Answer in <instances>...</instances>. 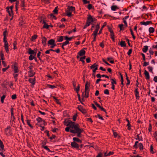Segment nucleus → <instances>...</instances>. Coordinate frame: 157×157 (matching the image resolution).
Returning a JSON list of instances; mask_svg holds the SVG:
<instances>
[{
  "instance_id": "0eeeda50",
  "label": "nucleus",
  "mask_w": 157,
  "mask_h": 157,
  "mask_svg": "<svg viewBox=\"0 0 157 157\" xmlns=\"http://www.w3.org/2000/svg\"><path fill=\"white\" fill-rule=\"evenodd\" d=\"M95 18H93L91 16L89 15L87 22L90 24L92 22L95 21Z\"/></svg>"
},
{
  "instance_id": "6e6d98bb",
  "label": "nucleus",
  "mask_w": 157,
  "mask_h": 157,
  "mask_svg": "<svg viewBox=\"0 0 157 157\" xmlns=\"http://www.w3.org/2000/svg\"><path fill=\"white\" fill-rule=\"evenodd\" d=\"M112 82H111V84L112 85H113L116 84V82L115 80H114L113 79H112Z\"/></svg>"
},
{
  "instance_id": "c756f323",
  "label": "nucleus",
  "mask_w": 157,
  "mask_h": 157,
  "mask_svg": "<svg viewBox=\"0 0 157 157\" xmlns=\"http://www.w3.org/2000/svg\"><path fill=\"white\" fill-rule=\"evenodd\" d=\"M154 30V29L153 27H150L149 29V31L150 33H153Z\"/></svg>"
},
{
  "instance_id": "473e14b6",
  "label": "nucleus",
  "mask_w": 157,
  "mask_h": 157,
  "mask_svg": "<svg viewBox=\"0 0 157 157\" xmlns=\"http://www.w3.org/2000/svg\"><path fill=\"white\" fill-rule=\"evenodd\" d=\"M89 85L87 82H86L85 86V90H89Z\"/></svg>"
},
{
  "instance_id": "bb28decb",
  "label": "nucleus",
  "mask_w": 157,
  "mask_h": 157,
  "mask_svg": "<svg viewBox=\"0 0 157 157\" xmlns=\"http://www.w3.org/2000/svg\"><path fill=\"white\" fill-rule=\"evenodd\" d=\"M43 23L44 24V25L43 26L44 28L48 29L49 28V25H48L47 24H46L44 21H43Z\"/></svg>"
},
{
  "instance_id": "1a4fd4ad",
  "label": "nucleus",
  "mask_w": 157,
  "mask_h": 157,
  "mask_svg": "<svg viewBox=\"0 0 157 157\" xmlns=\"http://www.w3.org/2000/svg\"><path fill=\"white\" fill-rule=\"evenodd\" d=\"M89 90H85V92L82 93V96L84 97L88 98L89 95Z\"/></svg>"
},
{
  "instance_id": "b1692460",
  "label": "nucleus",
  "mask_w": 157,
  "mask_h": 157,
  "mask_svg": "<svg viewBox=\"0 0 157 157\" xmlns=\"http://www.w3.org/2000/svg\"><path fill=\"white\" fill-rule=\"evenodd\" d=\"M147 69L149 72H151L152 73H153V67L150 66H149L147 67Z\"/></svg>"
},
{
  "instance_id": "bf43d9fd",
  "label": "nucleus",
  "mask_w": 157,
  "mask_h": 157,
  "mask_svg": "<svg viewBox=\"0 0 157 157\" xmlns=\"http://www.w3.org/2000/svg\"><path fill=\"white\" fill-rule=\"evenodd\" d=\"M37 37V36L36 35H34L32 37V40H34L36 39Z\"/></svg>"
},
{
  "instance_id": "dca6fc26",
  "label": "nucleus",
  "mask_w": 157,
  "mask_h": 157,
  "mask_svg": "<svg viewBox=\"0 0 157 157\" xmlns=\"http://www.w3.org/2000/svg\"><path fill=\"white\" fill-rule=\"evenodd\" d=\"M36 120L38 121V122L43 123V124L44 125H45V122L44 120H43L41 118L38 117V118L36 119Z\"/></svg>"
},
{
  "instance_id": "09e8293b",
  "label": "nucleus",
  "mask_w": 157,
  "mask_h": 157,
  "mask_svg": "<svg viewBox=\"0 0 157 157\" xmlns=\"http://www.w3.org/2000/svg\"><path fill=\"white\" fill-rule=\"evenodd\" d=\"M54 13L55 14H57L58 12L57 7H56L54 10L53 11Z\"/></svg>"
},
{
  "instance_id": "49530a36",
  "label": "nucleus",
  "mask_w": 157,
  "mask_h": 157,
  "mask_svg": "<svg viewBox=\"0 0 157 157\" xmlns=\"http://www.w3.org/2000/svg\"><path fill=\"white\" fill-rule=\"evenodd\" d=\"M41 1L43 2L46 4H48L50 2L49 0H41Z\"/></svg>"
},
{
  "instance_id": "393cba45",
  "label": "nucleus",
  "mask_w": 157,
  "mask_h": 157,
  "mask_svg": "<svg viewBox=\"0 0 157 157\" xmlns=\"http://www.w3.org/2000/svg\"><path fill=\"white\" fill-rule=\"evenodd\" d=\"M95 104L96 105V106L98 107H99L100 109H101L102 110L104 111H105V109L103 108L102 107V106H100L99 105L98 103H95Z\"/></svg>"
},
{
  "instance_id": "c85d7f7f",
  "label": "nucleus",
  "mask_w": 157,
  "mask_h": 157,
  "mask_svg": "<svg viewBox=\"0 0 157 157\" xmlns=\"http://www.w3.org/2000/svg\"><path fill=\"white\" fill-rule=\"evenodd\" d=\"M13 71L14 73H17L18 71V68L15 66H14L13 67Z\"/></svg>"
},
{
  "instance_id": "69168bd1",
  "label": "nucleus",
  "mask_w": 157,
  "mask_h": 157,
  "mask_svg": "<svg viewBox=\"0 0 157 157\" xmlns=\"http://www.w3.org/2000/svg\"><path fill=\"white\" fill-rule=\"evenodd\" d=\"M149 64V62H144L143 66H146Z\"/></svg>"
},
{
  "instance_id": "79ce46f5",
  "label": "nucleus",
  "mask_w": 157,
  "mask_h": 157,
  "mask_svg": "<svg viewBox=\"0 0 157 157\" xmlns=\"http://www.w3.org/2000/svg\"><path fill=\"white\" fill-rule=\"evenodd\" d=\"M153 147L152 145H151L150 147V152L152 153L153 154L154 153V151L153 150Z\"/></svg>"
},
{
  "instance_id": "de8ad7c7",
  "label": "nucleus",
  "mask_w": 157,
  "mask_h": 157,
  "mask_svg": "<svg viewBox=\"0 0 157 157\" xmlns=\"http://www.w3.org/2000/svg\"><path fill=\"white\" fill-rule=\"evenodd\" d=\"M43 147L44 149L47 150L48 151L50 152V151L48 147L47 146H43Z\"/></svg>"
},
{
  "instance_id": "aec40b11",
  "label": "nucleus",
  "mask_w": 157,
  "mask_h": 157,
  "mask_svg": "<svg viewBox=\"0 0 157 157\" xmlns=\"http://www.w3.org/2000/svg\"><path fill=\"white\" fill-rule=\"evenodd\" d=\"M35 78H29V81L33 85H34L35 83Z\"/></svg>"
},
{
  "instance_id": "4468645a",
  "label": "nucleus",
  "mask_w": 157,
  "mask_h": 157,
  "mask_svg": "<svg viewBox=\"0 0 157 157\" xmlns=\"http://www.w3.org/2000/svg\"><path fill=\"white\" fill-rule=\"evenodd\" d=\"M46 40L47 39L45 37H43L42 38V44L44 46H45L46 44Z\"/></svg>"
},
{
  "instance_id": "a19ab883",
  "label": "nucleus",
  "mask_w": 157,
  "mask_h": 157,
  "mask_svg": "<svg viewBox=\"0 0 157 157\" xmlns=\"http://www.w3.org/2000/svg\"><path fill=\"white\" fill-rule=\"evenodd\" d=\"M34 58V57L32 55H30L29 57V59L30 60H33Z\"/></svg>"
},
{
  "instance_id": "423d86ee",
  "label": "nucleus",
  "mask_w": 157,
  "mask_h": 157,
  "mask_svg": "<svg viewBox=\"0 0 157 157\" xmlns=\"http://www.w3.org/2000/svg\"><path fill=\"white\" fill-rule=\"evenodd\" d=\"M71 145L73 147L78 149L79 147V145L75 141L72 142L71 143Z\"/></svg>"
},
{
  "instance_id": "ea45409f",
  "label": "nucleus",
  "mask_w": 157,
  "mask_h": 157,
  "mask_svg": "<svg viewBox=\"0 0 157 157\" xmlns=\"http://www.w3.org/2000/svg\"><path fill=\"white\" fill-rule=\"evenodd\" d=\"M136 140H139V141L142 140V139L140 138V136L138 134L136 136Z\"/></svg>"
},
{
  "instance_id": "e2e57ef3",
  "label": "nucleus",
  "mask_w": 157,
  "mask_h": 157,
  "mask_svg": "<svg viewBox=\"0 0 157 157\" xmlns=\"http://www.w3.org/2000/svg\"><path fill=\"white\" fill-rule=\"evenodd\" d=\"M153 80L155 82H157V76H155L154 77Z\"/></svg>"
},
{
  "instance_id": "6ab92c4d",
  "label": "nucleus",
  "mask_w": 157,
  "mask_h": 157,
  "mask_svg": "<svg viewBox=\"0 0 157 157\" xmlns=\"http://www.w3.org/2000/svg\"><path fill=\"white\" fill-rule=\"evenodd\" d=\"M83 131V130L82 129L80 130L79 131L76 132V133H77V136L78 137H81V133H82Z\"/></svg>"
},
{
  "instance_id": "f257e3e1",
  "label": "nucleus",
  "mask_w": 157,
  "mask_h": 157,
  "mask_svg": "<svg viewBox=\"0 0 157 157\" xmlns=\"http://www.w3.org/2000/svg\"><path fill=\"white\" fill-rule=\"evenodd\" d=\"M67 127L65 128V130L67 132L70 131L71 133L74 134L82 129L80 128L78 124L71 120L67 121Z\"/></svg>"
},
{
  "instance_id": "f03ea898",
  "label": "nucleus",
  "mask_w": 157,
  "mask_h": 157,
  "mask_svg": "<svg viewBox=\"0 0 157 157\" xmlns=\"http://www.w3.org/2000/svg\"><path fill=\"white\" fill-rule=\"evenodd\" d=\"M75 10V7L72 6H68L66 12V15L69 17L71 16L72 15V13Z\"/></svg>"
},
{
  "instance_id": "13d9d810",
  "label": "nucleus",
  "mask_w": 157,
  "mask_h": 157,
  "mask_svg": "<svg viewBox=\"0 0 157 157\" xmlns=\"http://www.w3.org/2000/svg\"><path fill=\"white\" fill-rule=\"evenodd\" d=\"M127 126H128V129L130 130L131 128V125H130V123H128Z\"/></svg>"
},
{
  "instance_id": "72a5a7b5",
  "label": "nucleus",
  "mask_w": 157,
  "mask_h": 157,
  "mask_svg": "<svg viewBox=\"0 0 157 157\" xmlns=\"http://www.w3.org/2000/svg\"><path fill=\"white\" fill-rule=\"evenodd\" d=\"M8 33L7 31H5L3 33V35L4 36V37H6L7 35H8Z\"/></svg>"
},
{
  "instance_id": "052dcab7",
  "label": "nucleus",
  "mask_w": 157,
  "mask_h": 157,
  "mask_svg": "<svg viewBox=\"0 0 157 157\" xmlns=\"http://www.w3.org/2000/svg\"><path fill=\"white\" fill-rule=\"evenodd\" d=\"M82 1L84 4H86L89 3V1H87L86 0H82Z\"/></svg>"
},
{
  "instance_id": "37998d69",
  "label": "nucleus",
  "mask_w": 157,
  "mask_h": 157,
  "mask_svg": "<svg viewBox=\"0 0 157 157\" xmlns=\"http://www.w3.org/2000/svg\"><path fill=\"white\" fill-rule=\"evenodd\" d=\"M0 57H1L2 60H3L4 59L3 54L2 52H0Z\"/></svg>"
},
{
  "instance_id": "a211bd4d",
  "label": "nucleus",
  "mask_w": 157,
  "mask_h": 157,
  "mask_svg": "<svg viewBox=\"0 0 157 157\" xmlns=\"http://www.w3.org/2000/svg\"><path fill=\"white\" fill-rule=\"evenodd\" d=\"M78 109L83 113H85L86 112V110L81 107V106H79L78 107Z\"/></svg>"
},
{
  "instance_id": "4d7b16f0",
  "label": "nucleus",
  "mask_w": 157,
  "mask_h": 157,
  "mask_svg": "<svg viewBox=\"0 0 157 157\" xmlns=\"http://www.w3.org/2000/svg\"><path fill=\"white\" fill-rule=\"evenodd\" d=\"M14 77L15 79V81H17V77L18 76L17 74H15L14 75Z\"/></svg>"
},
{
  "instance_id": "2eb2a0df",
  "label": "nucleus",
  "mask_w": 157,
  "mask_h": 157,
  "mask_svg": "<svg viewBox=\"0 0 157 157\" xmlns=\"http://www.w3.org/2000/svg\"><path fill=\"white\" fill-rule=\"evenodd\" d=\"M151 23V21H142L140 22V24L142 25H149L150 23Z\"/></svg>"
},
{
  "instance_id": "9b49d317",
  "label": "nucleus",
  "mask_w": 157,
  "mask_h": 157,
  "mask_svg": "<svg viewBox=\"0 0 157 157\" xmlns=\"http://www.w3.org/2000/svg\"><path fill=\"white\" fill-rule=\"evenodd\" d=\"M86 53V52L83 49L81 50L78 52V54L79 56H84Z\"/></svg>"
},
{
  "instance_id": "f8f14e48",
  "label": "nucleus",
  "mask_w": 157,
  "mask_h": 157,
  "mask_svg": "<svg viewBox=\"0 0 157 157\" xmlns=\"http://www.w3.org/2000/svg\"><path fill=\"white\" fill-rule=\"evenodd\" d=\"M144 74L146 77V78L147 79H149L150 78V75L149 73L146 70L144 71Z\"/></svg>"
},
{
  "instance_id": "a18cd8bd",
  "label": "nucleus",
  "mask_w": 157,
  "mask_h": 157,
  "mask_svg": "<svg viewBox=\"0 0 157 157\" xmlns=\"http://www.w3.org/2000/svg\"><path fill=\"white\" fill-rule=\"evenodd\" d=\"M138 143V142L137 141H136L135 143V144L134 146V147L135 148H137L138 147V146H137V144Z\"/></svg>"
},
{
  "instance_id": "39448f33",
  "label": "nucleus",
  "mask_w": 157,
  "mask_h": 157,
  "mask_svg": "<svg viewBox=\"0 0 157 157\" xmlns=\"http://www.w3.org/2000/svg\"><path fill=\"white\" fill-rule=\"evenodd\" d=\"M90 67L91 69H93V72L94 73L93 75H94L96 71L98 69V65L95 63L91 65Z\"/></svg>"
},
{
  "instance_id": "c03bdc74",
  "label": "nucleus",
  "mask_w": 157,
  "mask_h": 157,
  "mask_svg": "<svg viewBox=\"0 0 157 157\" xmlns=\"http://www.w3.org/2000/svg\"><path fill=\"white\" fill-rule=\"evenodd\" d=\"M48 86L49 88H51L52 89H54L56 87V86L54 85H48Z\"/></svg>"
},
{
  "instance_id": "864d4df0",
  "label": "nucleus",
  "mask_w": 157,
  "mask_h": 157,
  "mask_svg": "<svg viewBox=\"0 0 157 157\" xmlns=\"http://www.w3.org/2000/svg\"><path fill=\"white\" fill-rule=\"evenodd\" d=\"M11 117L12 119H13V120L15 119V117L14 116L13 114V110L12 109L11 110Z\"/></svg>"
},
{
  "instance_id": "412c9836",
  "label": "nucleus",
  "mask_w": 157,
  "mask_h": 157,
  "mask_svg": "<svg viewBox=\"0 0 157 157\" xmlns=\"http://www.w3.org/2000/svg\"><path fill=\"white\" fill-rule=\"evenodd\" d=\"M4 47L6 52L8 53L9 51L8 43L4 44Z\"/></svg>"
},
{
  "instance_id": "7ed1b4c3",
  "label": "nucleus",
  "mask_w": 157,
  "mask_h": 157,
  "mask_svg": "<svg viewBox=\"0 0 157 157\" xmlns=\"http://www.w3.org/2000/svg\"><path fill=\"white\" fill-rule=\"evenodd\" d=\"M48 46L51 45L50 48H53L56 46L54 40L52 39H51L48 41Z\"/></svg>"
},
{
  "instance_id": "ddd939ff",
  "label": "nucleus",
  "mask_w": 157,
  "mask_h": 157,
  "mask_svg": "<svg viewBox=\"0 0 157 157\" xmlns=\"http://www.w3.org/2000/svg\"><path fill=\"white\" fill-rule=\"evenodd\" d=\"M9 8V7H7L6 8V11L9 14L10 16H12L13 15V12L12 10H10Z\"/></svg>"
},
{
  "instance_id": "a878e982",
  "label": "nucleus",
  "mask_w": 157,
  "mask_h": 157,
  "mask_svg": "<svg viewBox=\"0 0 157 157\" xmlns=\"http://www.w3.org/2000/svg\"><path fill=\"white\" fill-rule=\"evenodd\" d=\"M57 40L58 42H61L63 40V36L58 37L57 38Z\"/></svg>"
},
{
  "instance_id": "cd10ccee",
  "label": "nucleus",
  "mask_w": 157,
  "mask_h": 157,
  "mask_svg": "<svg viewBox=\"0 0 157 157\" xmlns=\"http://www.w3.org/2000/svg\"><path fill=\"white\" fill-rule=\"evenodd\" d=\"M135 95L136 97V99H139V93L137 91V89H136L135 90Z\"/></svg>"
},
{
  "instance_id": "4c0bfd02",
  "label": "nucleus",
  "mask_w": 157,
  "mask_h": 157,
  "mask_svg": "<svg viewBox=\"0 0 157 157\" xmlns=\"http://www.w3.org/2000/svg\"><path fill=\"white\" fill-rule=\"evenodd\" d=\"M140 149L141 150L143 149V146L142 143H140L139 144Z\"/></svg>"
},
{
  "instance_id": "4be33fe9",
  "label": "nucleus",
  "mask_w": 157,
  "mask_h": 157,
  "mask_svg": "<svg viewBox=\"0 0 157 157\" xmlns=\"http://www.w3.org/2000/svg\"><path fill=\"white\" fill-rule=\"evenodd\" d=\"M148 47L147 45L144 46L142 49L143 52L144 53L146 52L148 50Z\"/></svg>"
},
{
  "instance_id": "2f4dec72",
  "label": "nucleus",
  "mask_w": 157,
  "mask_h": 157,
  "mask_svg": "<svg viewBox=\"0 0 157 157\" xmlns=\"http://www.w3.org/2000/svg\"><path fill=\"white\" fill-rule=\"evenodd\" d=\"M120 45L122 47H125L126 46L125 42L124 41H121L120 42Z\"/></svg>"
},
{
  "instance_id": "3c124183",
  "label": "nucleus",
  "mask_w": 157,
  "mask_h": 157,
  "mask_svg": "<svg viewBox=\"0 0 157 157\" xmlns=\"http://www.w3.org/2000/svg\"><path fill=\"white\" fill-rule=\"evenodd\" d=\"M104 93L105 94H109V90L107 89L105 90L104 91Z\"/></svg>"
},
{
  "instance_id": "5fc2aeb1",
  "label": "nucleus",
  "mask_w": 157,
  "mask_h": 157,
  "mask_svg": "<svg viewBox=\"0 0 157 157\" xmlns=\"http://www.w3.org/2000/svg\"><path fill=\"white\" fill-rule=\"evenodd\" d=\"M69 44V41L67 40H66L65 42H63V46H65Z\"/></svg>"
},
{
  "instance_id": "5701e85b",
  "label": "nucleus",
  "mask_w": 157,
  "mask_h": 157,
  "mask_svg": "<svg viewBox=\"0 0 157 157\" xmlns=\"http://www.w3.org/2000/svg\"><path fill=\"white\" fill-rule=\"evenodd\" d=\"M111 9L113 11H115L116 9H118V7L116 6H111Z\"/></svg>"
},
{
  "instance_id": "680f3d73",
  "label": "nucleus",
  "mask_w": 157,
  "mask_h": 157,
  "mask_svg": "<svg viewBox=\"0 0 157 157\" xmlns=\"http://www.w3.org/2000/svg\"><path fill=\"white\" fill-rule=\"evenodd\" d=\"M77 115H75L73 117V120L74 121H75L76 120Z\"/></svg>"
},
{
  "instance_id": "e433bc0d",
  "label": "nucleus",
  "mask_w": 157,
  "mask_h": 157,
  "mask_svg": "<svg viewBox=\"0 0 157 157\" xmlns=\"http://www.w3.org/2000/svg\"><path fill=\"white\" fill-rule=\"evenodd\" d=\"M34 74L32 70H31L29 71V75L30 77H32L33 76Z\"/></svg>"
},
{
  "instance_id": "f3484780",
  "label": "nucleus",
  "mask_w": 157,
  "mask_h": 157,
  "mask_svg": "<svg viewBox=\"0 0 157 157\" xmlns=\"http://www.w3.org/2000/svg\"><path fill=\"white\" fill-rule=\"evenodd\" d=\"M73 140L75 142H77L80 143H82V141L77 137H73Z\"/></svg>"
},
{
  "instance_id": "0e129e2a",
  "label": "nucleus",
  "mask_w": 157,
  "mask_h": 157,
  "mask_svg": "<svg viewBox=\"0 0 157 157\" xmlns=\"http://www.w3.org/2000/svg\"><path fill=\"white\" fill-rule=\"evenodd\" d=\"M132 52V50L131 49H130L129 50L127 54L128 55H129L131 54Z\"/></svg>"
},
{
  "instance_id": "9d476101",
  "label": "nucleus",
  "mask_w": 157,
  "mask_h": 157,
  "mask_svg": "<svg viewBox=\"0 0 157 157\" xmlns=\"http://www.w3.org/2000/svg\"><path fill=\"white\" fill-rule=\"evenodd\" d=\"M10 127H8L7 128L5 129V132L6 134L7 135H9L10 134Z\"/></svg>"
},
{
  "instance_id": "774afa93",
  "label": "nucleus",
  "mask_w": 157,
  "mask_h": 157,
  "mask_svg": "<svg viewBox=\"0 0 157 157\" xmlns=\"http://www.w3.org/2000/svg\"><path fill=\"white\" fill-rule=\"evenodd\" d=\"M149 52L151 55H153L154 53V52L151 49L149 50Z\"/></svg>"
},
{
  "instance_id": "603ef678",
  "label": "nucleus",
  "mask_w": 157,
  "mask_h": 157,
  "mask_svg": "<svg viewBox=\"0 0 157 157\" xmlns=\"http://www.w3.org/2000/svg\"><path fill=\"white\" fill-rule=\"evenodd\" d=\"M90 25V23L87 22L86 25L84 26V29H86L87 27L89 26Z\"/></svg>"
},
{
  "instance_id": "6e6552de",
  "label": "nucleus",
  "mask_w": 157,
  "mask_h": 157,
  "mask_svg": "<svg viewBox=\"0 0 157 157\" xmlns=\"http://www.w3.org/2000/svg\"><path fill=\"white\" fill-rule=\"evenodd\" d=\"M35 50L36 51V52H35L34 50H32L30 48H29L28 49V53L30 55L35 54V55L36 53V49Z\"/></svg>"
},
{
  "instance_id": "c9c22d12",
  "label": "nucleus",
  "mask_w": 157,
  "mask_h": 157,
  "mask_svg": "<svg viewBox=\"0 0 157 157\" xmlns=\"http://www.w3.org/2000/svg\"><path fill=\"white\" fill-rule=\"evenodd\" d=\"M65 40H71L72 39L73 37H68L67 36H66L65 37Z\"/></svg>"
},
{
  "instance_id": "8fccbe9b",
  "label": "nucleus",
  "mask_w": 157,
  "mask_h": 157,
  "mask_svg": "<svg viewBox=\"0 0 157 157\" xmlns=\"http://www.w3.org/2000/svg\"><path fill=\"white\" fill-rule=\"evenodd\" d=\"M17 98V95L15 94H14L12 96L11 98L12 99H15Z\"/></svg>"
},
{
  "instance_id": "f704fd0d",
  "label": "nucleus",
  "mask_w": 157,
  "mask_h": 157,
  "mask_svg": "<svg viewBox=\"0 0 157 157\" xmlns=\"http://www.w3.org/2000/svg\"><path fill=\"white\" fill-rule=\"evenodd\" d=\"M6 97V96L5 95H3L1 97V102L2 103H3L4 102V100Z\"/></svg>"
},
{
  "instance_id": "338daca9",
  "label": "nucleus",
  "mask_w": 157,
  "mask_h": 157,
  "mask_svg": "<svg viewBox=\"0 0 157 157\" xmlns=\"http://www.w3.org/2000/svg\"><path fill=\"white\" fill-rule=\"evenodd\" d=\"M155 43L156 44L153 45L152 47L153 48L157 49V43Z\"/></svg>"
},
{
  "instance_id": "58836bf2",
  "label": "nucleus",
  "mask_w": 157,
  "mask_h": 157,
  "mask_svg": "<svg viewBox=\"0 0 157 157\" xmlns=\"http://www.w3.org/2000/svg\"><path fill=\"white\" fill-rule=\"evenodd\" d=\"M27 123L29 125V126L30 127L32 128H33V127L32 125L30 123V121L27 120Z\"/></svg>"
},
{
  "instance_id": "7c9ffc66",
  "label": "nucleus",
  "mask_w": 157,
  "mask_h": 157,
  "mask_svg": "<svg viewBox=\"0 0 157 157\" xmlns=\"http://www.w3.org/2000/svg\"><path fill=\"white\" fill-rule=\"evenodd\" d=\"M107 60L109 62L111 63H114V61L113 60H111L113 59L112 57H108L107 59Z\"/></svg>"
},
{
  "instance_id": "20e7f679",
  "label": "nucleus",
  "mask_w": 157,
  "mask_h": 157,
  "mask_svg": "<svg viewBox=\"0 0 157 157\" xmlns=\"http://www.w3.org/2000/svg\"><path fill=\"white\" fill-rule=\"evenodd\" d=\"M100 26L99 25H97L96 26L95 30L94 32L93 35L94 36V37L93 40V41H95L96 40V36L98 33V32Z\"/></svg>"
}]
</instances>
